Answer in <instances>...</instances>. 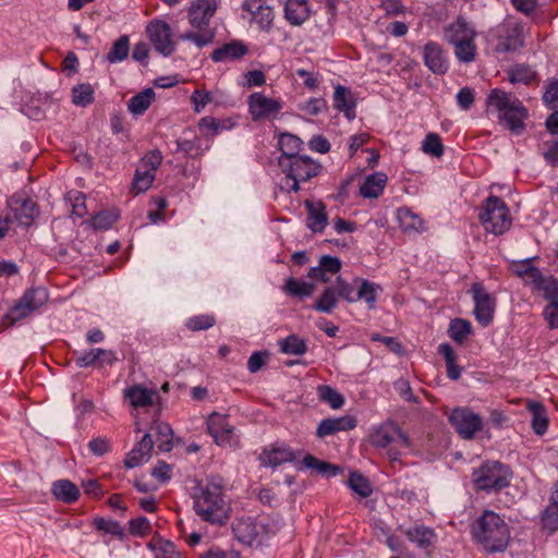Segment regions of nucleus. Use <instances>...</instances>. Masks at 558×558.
Masks as SVG:
<instances>
[{
    "mask_svg": "<svg viewBox=\"0 0 558 558\" xmlns=\"http://www.w3.org/2000/svg\"><path fill=\"white\" fill-rule=\"evenodd\" d=\"M193 509L203 521L210 524L222 525L229 520L231 505L220 476H210L196 486Z\"/></svg>",
    "mask_w": 558,
    "mask_h": 558,
    "instance_id": "f257e3e1",
    "label": "nucleus"
},
{
    "mask_svg": "<svg viewBox=\"0 0 558 558\" xmlns=\"http://www.w3.org/2000/svg\"><path fill=\"white\" fill-rule=\"evenodd\" d=\"M486 104L488 108H493L497 111L500 124L514 134H521L523 132L527 110L515 96L500 88H494L489 93Z\"/></svg>",
    "mask_w": 558,
    "mask_h": 558,
    "instance_id": "f03ea898",
    "label": "nucleus"
},
{
    "mask_svg": "<svg viewBox=\"0 0 558 558\" xmlns=\"http://www.w3.org/2000/svg\"><path fill=\"white\" fill-rule=\"evenodd\" d=\"M472 533L488 553H501L508 547V524L494 511H485L475 522Z\"/></svg>",
    "mask_w": 558,
    "mask_h": 558,
    "instance_id": "7ed1b4c3",
    "label": "nucleus"
},
{
    "mask_svg": "<svg viewBox=\"0 0 558 558\" xmlns=\"http://www.w3.org/2000/svg\"><path fill=\"white\" fill-rule=\"evenodd\" d=\"M512 472L498 461H486L472 473V481L478 490L496 492L510 484Z\"/></svg>",
    "mask_w": 558,
    "mask_h": 558,
    "instance_id": "20e7f679",
    "label": "nucleus"
},
{
    "mask_svg": "<svg viewBox=\"0 0 558 558\" xmlns=\"http://www.w3.org/2000/svg\"><path fill=\"white\" fill-rule=\"evenodd\" d=\"M478 218L484 229L496 235L506 232L512 222L508 206L497 196L483 202Z\"/></svg>",
    "mask_w": 558,
    "mask_h": 558,
    "instance_id": "39448f33",
    "label": "nucleus"
},
{
    "mask_svg": "<svg viewBox=\"0 0 558 558\" xmlns=\"http://www.w3.org/2000/svg\"><path fill=\"white\" fill-rule=\"evenodd\" d=\"M371 444L377 448H389L387 454L391 462L399 461L402 450L410 447L408 436L391 422L380 425L372 433Z\"/></svg>",
    "mask_w": 558,
    "mask_h": 558,
    "instance_id": "423d86ee",
    "label": "nucleus"
},
{
    "mask_svg": "<svg viewBox=\"0 0 558 558\" xmlns=\"http://www.w3.org/2000/svg\"><path fill=\"white\" fill-rule=\"evenodd\" d=\"M48 292L45 288L38 287L27 290L16 304L4 315L3 323L8 326L28 317L35 311L45 305L48 301Z\"/></svg>",
    "mask_w": 558,
    "mask_h": 558,
    "instance_id": "0eeeda50",
    "label": "nucleus"
},
{
    "mask_svg": "<svg viewBox=\"0 0 558 558\" xmlns=\"http://www.w3.org/2000/svg\"><path fill=\"white\" fill-rule=\"evenodd\" d=\"M146 34L154 49L163 57H170L177 49L172 27L161 19H154L146 25Z\"/></svg>",
    "mask_w": 558,
    "mask_h": 558,
    "instance_id": "6e6552de",
    "label": "nucleus"
},
{
    "mask_svg": "<svg viewBox=\"0 0 558 558\" xmlns=\"http://www.w3.org/2000/svg\"><path fill=\"white\" fill-rule=\"evenodd\" d=\"M278 162L286 174L300 181H307L316 177L320 171V165L303 155L292 157V159L279 158Z\"/></svg>",
    "mask_w": 558,
    "mask_h": 558,
    "instance_id": "1a4fd4ad",
    "label": "nucleus"
},
{
    "mask_svg": "<svg viewBox=\"0 0 558 558\" xmlns=\"http://www.w3.org/2000/svg\"><path fill=\"white\" fill-rule=\"evenodd\" d=\"M449 422L464 439H472L482 429V417L466 408H457L449 415Z\"/></svg>",
    "mask_w": 558,
    "mask_h": 558,
    "instance_id": "9d476101",
    "label": "nucleus"
},
{
    "mask_svg": "<svg viewBox=\"0 0 558 558\" xmlns=\"http://www.w3.org/2000/svg\"><path fill=\"white\" fill-rule=\"evenodd\" d=\"M471 291L475 303V318L483 327H486L493 320L495 312V299L484 289L481 283H474Z\"/></svg>",
    "mask_w": 558,
    "mask_h": 558,
    "instance_id": "9b49d317",
    "label": "nucleus"
},
{
    "mask_svg": "<svg viewBox=\"0 0 558 558\" xmlns=\"http://www.w3.org/2000/svg\"><path fill=\"white\" fill-rule=\"evenodd\" d=\"M248 107L253 120L257 121L276 117L282 109V104L277 99L254 93L248 98Z\"/></svg>",
    "mask_w": 558,
    "mask_h": 558,
    "instance_id": "f8f14e48",
    "label": "nucleus"
},
{
    "mask_svg": "<svg viewBox=\"0 0 558 558\" xmlns=\"http://www.w3.org/2000/svg\"><path fill=\"white\" fill-rule=\"evenodd\" d=\"M216 11V0H194L187 9V19L193 27L203 29L208 26Z\"/></svg>",
    "mask_w": 558,
    "mask_h": 558,
    "instance_id": "ddd939ff",
    "label": "nucleus"
},
{
    "mask_svg": "<svg viewBox=\"0 0 558 558\" xmlns=\"http://www.w3.org/2000/svg\"><path fill=\"white\" fill-rule=\"evenodd\" d=\"M9 204L14 211V218L25 227L31 226L39 215L36 202L23 195L12 196Z\"/></svg>",
    "mask_w": 558,
    "mask_h": 558,
    "instance_id": "4468645a",
    "label": "nucleus"
},
{
    "mask_svg": "<svg viewBox=\"0 0 558 558\" xmlns=\"http://www.w3.org/2000/svg\"><path fill=\"white\" fill-rule=\"evenodd\" d=\"M208 433L219 446L231 445L233 426L228 422V416L213 413L207 421Z\"/></svg>",
    "mask_w": 558,
    "mask_h": 558,
    "instance_id": "2eb2a0df",
    "label": "nucleus"
},
{
    "mask_svg": "<svg viewBox=\"0 0 558 558\" xmlns=\"http://www.w3.org/2000/svg\"><path fill=\"white\" fill-rule=\"evenodd\" d=\"M243 10L248 12L260 29L268 31L274 21V11L265 0H245Z\"/></svg>",
    "mask_w": 558,
    "mask_h": 558,
    "instance_id": "dca6fc26",
    "label": "nucleus"
},
{
    "mask_svg": "<svg viewBox=\"0 0 558 558\" xmlns=\"http://www.w3.org/2000/svg\"><path fill=\"white\" fill-rule=\"evenodd\" d=\"M154 448V441L149 434H145L135 447L128 453L124 464L126 468H136L148 461Z\"/></svg>",
    "mask_w": 558,
    "mask_h": 558,
    "instance_id": "f3484780",
    "label": "nucleus"
},
{
    "mask_svg": "<svg viewBox=\"0 0 558 558\" xmlns=\"http://www.w3.org/2000/svg\"><path fill=\"white\" fill-rule=\"evenodd\" d=\"M424 63L435 74H445L448 61L441 47L436 43H428L424 48Z\"/></svg>",
    "mask_w": 558,
    "mask_h": 558,
    "instance_id": "a211bd4d",
    "label": "nucleus"
},
{
    "mask_svg": "<svg viewBox=\"0 0 558 558\" xmlns=\"http://www.w3.org/2000/svg\"><path fill=\"white\" fill-rule=\"evenodd\" d=\"M355 426L356 420L350 415L337 418H325L320 421L316 434L319 438H324L338 432L351 430L355 428Z\"/></svg>",
    "mask_w": 558,
    "mask_h": 558,
    "instance_id": "6ab92c4d",
    "label": "nucleus"
},
{
    "mask_svg": "<svg viewBox=\"0 0 558 558\" xmlns=\"http://www.w3.org/2000/svg\"><path fill=\"white\" fill-rule=\"evenodd\" d=\"M312 14L307 0H287L284 17L293 26L305 23Z\"/></svg>",
    "mask_w": 558,
    "mask_h": 558,
    "instance_id": "aec40b11",
    "label": "nucleus"
},
{
    "mask_svg": "<svg viewBox=\"0 0 558 558\" xmlns=\"http://www.w3.org/2000/svg\"><path fill=\"white\" fill-rule=\"evenodd\" d=\"M234 537L242 544L252 546L258 536V527L251 518L236 519L232 524Z\"/></svg>",
    "mask_w": 558,
    "mask_h": 558,
    "instance_id": "412c9836",
    "label": "nucleus"
},
{
    "mask_svg": "<svg viewBox=\"0 0 558 558\" xmlns=\"http://www.w3.org/2000/svg\"><path fill=\"white\" fill-rule=\"evenodd\" d=\"M523 28L515 23L506 28V34L499 37L497 49L502 52L515 51L523 46Z\"/></svg>",
    "mask_w": 558,
    "mask_h": 558,
    "instance_id": "4be33fe9",
    "label": "nucleus"
},
{
    "mask_svg": "<svg viewBox=\"0 0 558 558\" xmlns=\"http://www.w3.org/2000/svg\"><path fill=\"white\" fill-rule=\"evenodd\" d=\"M333 106L337 110L343 112L347 119L353 120L355 118V101L349 88L342 85L335 88Z\"/></svg>",
    "mask_w": 558,
    "mask_h": 558,
    "instance_id": "5701e85b",
    "label": "nucleus"
},
{
    "mask_svg": "<svg viewBox=\"0 0 558 558\" xmlns=\"http://www.w3.org/2000/svg\"><path fill=\"white\" fill-rule=\"evenodd\" d=\"M474 36L475 32L462 19H458L445 29V38L451 45L474 39Z\"/></svg>",
    "mask_w": 558,
    "mask_h": 558,
    "instance_id": "b1692460",
    "label": "nucleus"
},
{
    "mask_svg": "<svg viewBox=\"0 0 558 558\" xmlns=\"http://www.w3.org/2000/svg\"><path fill=\"white\" fill-rule=\"evenodd\" d=\"M397 219L404 232H423L426 230L424 220L408 207L397 210Z\"/></svg>",
    "mask_w": 558,
    "mask_h": 558,
    "instance_id": "393cba45",
    "label": "nucleus"
},
{
    "mask_svg": "<svg viewBox=\"0 0 558 558\" xmlns=\"http://www.w3.org/2000/svg\"><path fill=\"white\" fill-rule=\"evenodd\" d=\"M100 359L101 363L108 365H112L117 360L113 351L98 348L83 353L75 360V363L78 367H88L94 365Z\"/></svg>",
    "mask_w": 558,
    "mask_h": 558,
    "instance_id": "a878e982",
    "label": "nucleus"
},
{
    "mask_svg": "<svg viewBox=\"0 0 558 558\" xmlns=\"http://www.w3.org/2000/svg\"><path fill=\"white\" fill-rule=\"evenodd\" d=\"M124 396L134 408L150 405L158 398L155 390L146 389L140 385L128 388Z\"/></svg>",
    "mask_w": 558,
    "mask_h": 558,
    "instance_id": "bb28decb",
    "label": "nucleus"
},
{
    "mask_svg": "<svg viewBox=\"0 0 558 558\" xmlns=\"http://www.w3.org/2000/svg\"><path fill=\"white\" fill-rule=\"evenodd\" d=\"M387 183V175L381 172L373 173L364 180L360 193L366 198H377L384 191Z\"/></svg>",
    "mask_w": 558,
    "mask_h": 558,
    "instance_id": "cd10ccee",
    "label": "nucleus"
},
{
    "mask_svg": "<svg viewBox=\"0 0 558 558\" xmlns=\"http://www.w3.org/2000/svg\"><path fill=\"white\" fill-rule=\"evenodd\" d=\"M246 52L247 48L241 41L233 40L214 50L211 53V59L215 62L236 60L242 58Z\"/></svg>",
    "mask_w": 558,
    "mask_h": 558,
    "instance_id": "c85d7f7f",
    "label": "nucleus"
},
{
    "mask_svg": "<svg viewBox=\"0 0 558 558\" xmlns=\"http://www.w3.org/2000/svg\"><path fill=\"white\" fill-rule=\"evenodd\" d=\"M308 213L307 227L313 232H322L327 225V215L323 203L306 202Z\"/></svg>",
    "mask_w": 558,
    "mask_h": 558,
    "instance_id": "c756f323",
    "label": "nucleus"
},
{
    "mask_svg": "<svg viewBox=\"0 0 558 558\" xmlns=\"http://www.w3.org/2000/svg\"><path fill=\"white\" fill-rule=\"evenodd\" d=\"M294 458L293 451L287 446L276 447L268 451L265 450L260 456L263 464L269 466H278L282 463L291 462Z\"/></svg>",
    "mask_w": 558,
    "mask_h": 558,
    "instance_id": "7c9ffc66",
    "label": "nucleus"
},
{
    "mask_svg": "<svg viewBox=\"0 0 558 558\" xmlns=\"http://www.w3.org/2000/svg\"><path fill=\"white\" fill-rule=\"evenodd\" d=\"M405 535L410 542L423 549L428 548L436 537L434 530L424 525L408 529Z\"/></svg>",
    "mask_w": 558,
    "mask_h": 558,
    "instance_id": "2f4dec72",
    "label": "nucleus"
},
{
    "mask_svg": "<svg viewBox=\"0 0 558 558\" xmlns=\"http://www.w3.org/2000/svg\"><path fill=\"white\" fill-rule=\"evenodd\" d=\"M52 493L58 500L66 504L75 501L80 496V490L71 481L60 480L53 483Z\"/></svg>",
    "mask_w": 558,
    "mask_h": 558,
    "instance_id": "473e14b6",
    "label": "nucleus"
},
{
    "mask_svg": "<svg viewBox=\"0 0 558 558\" xmlns=\"http://www.w3.org/2000/svg\"><path fill=\"white\" fill-rule=\"evenodd\" d=\"M355 283H359V289L356 291V301L364 300L368 308H374L377 300L378 291L381 290L379 284L369 282L365 279H355Z\"/></svg>",
    "mask_w": 558,
    "mask_h": 558,
    "instance_id": "72a5a7b5",
    "label": "nucleus"
},
{
    "mask_svg": "<svg viewBox=\"0 0 558 558\" xmlns=\"http://www.w3.org/2000/svg\"><path fill=\"white\" fill-rule=\"evenodd\" d=\"M154 98L155 92L153 88H146L129 100V110L135 116H141L149 108Z\"/></svg>",
    "mask_w": 558,
    "mask_h": 558,
    "instance_id": "f704fd0d",
    "label": "nucleus"
},
{
    "mask_svg": "<svg viewBox=\"0 0 558 558\" xmlns=\"http://www.w3.org/2000/svg\"><path fill=\"white\" fill-rule=\"evenodd\" d=\"M307 469L315 470L318 474L335 476L339 473L340 468L336 464L317 459L312 454H306L302 461Z\"/></svg>",
    "mask_w": 558,
    "mask_h": 558,
    "instance_id": "c9c22d12",
    "label": "nucleus"
},
{
    "mask_svg": "<svg viewBox=\"0 0 558 558\" xmlns=\"http://www.w3.org/2000/svg\"><path fill=\"white\" fill-rule=\"evenodd\" d=\"M529 410L532 413V428L535 434L542 436L548 427V418L544 407L538 402H530Z\"/></svg>",
    "mask_w": 558,
    "mask_h": 558,
    "instance_id": "e433bc0d",
    "label": "nucleus"
},
{
    "mask_svg": "<svg viewBox=\"0 0 558 558\" xmlns=\"http://www.w3.org/2000/svg\"><path fill=\"white\" fill-rule=\"evenodd\" d=\"M153 429L157 433L158 449L162 452H169L173 447V429L168 423L155 422Z\"/></svg>",
    "mask_w": 558,
    "mask_h": 558,
    "instance_id": "4c0bfd02",
    "label": "nucleus"
},
{
    "mask_svg": "<svg viewBox=\"0 0 558 558\" xmlns=\"http://www.w3.org/2000/svg\"><path fill=\"white\" fill-rule=\"evenodd\" d=\"M279 148L282 153L280 158H290L299 156V151L302 145V142L299 137L292 134H282L278 142Z\"/></svg>",
    "mask_w": 558,
    "mask_h": 558,
    "instance_id": "58836bf2",
    "label": "nucleus"
},
{
    "mask_svg": "<svg viewBox=\"0 0 558 558\" xmlns=\"http://www.w3.org/2000/svg\"><path fill=\"white\" fill-rule=\"evenodd\" d=\"M338 292L335 286L327 287L314 305V310L322 313H331L338 303Z\"/></svg>",
    "mask_w": 558,
    "mask_h": 558,
    "instance_id": "ea45409f",
    "label": "nucleus"
},
{
    "mask_svg": "<svg viewBox=\"0 0 558 558\" xmlns=\"http://www.w3.org/2000/svg\"><path fill=\"white\" fill-rule=\"evenodd\" d=\"M279 345L286 354L303 355L307 351L305 341L296 335H290L280 340Z\"/></svg>",
    "mask_w": 558,
    "mask_h": 558,
    "instance_id": "a19ab883",
    "label": "nucleus"
},
{
    "mask_svg": "<svg viewBox=\"0 0 558 558\" xmlns=\"http://www.w3.org/2000/svg\"><path fill=\"white\" fill-rule=\"evenodd\" d=\"M129 37L124 35L113 43L112 48L107 53L106 58L110 63L121 62L129 56Z\"/></svg>",
    "mask_w": 558,
    "mask_h": 558,
    "instance_id": "79ce46f5",
    "label": "nucleus"
},
{
    "mask_svg": "<svg viewBox=\"0 0 558 558\" xmlns=\"http://www.w3.org/2000/svg\"><path fill=\"white\" fill-rule=\"evenodd\" d=\"M471 331V324L461 318L453 319L448 329L450 338L458 343H462L469 337Z\"/></svg>",
    "mask_w": 558,
    "mask_h": 558,
    "instance_id": "37998d69",
    "label": "nucleus"
},
{
    "mask_svg": "<svg viewBox=\"0 0 558 558\" xmlns=\"http://www.w3.org/2000/svg\"><path fill=\"white\" fill-rule=\"evenodd\" d=\"M155 174L151 170L138 167L135 171L132 189L138 194L146 192L155 180Z\"/></svg>",
    "mask_w": 558,
    "mask_h": 558,
    "instance_id": "c03bdc74",
    "label": "nucleus"
},
{
    "mask_svg": "<svg viewBox=\"0 0 558 558\" xmlns=\"http://www.w3.org/2000/svg\"><path fill=\"white\" fill-rule=\"evenodd\" d=\"M286 291L293 296H310L314 292V284L300 281L295 278H288L284 286Z\"/></svg>",
    "mask_w": 558,
    "mask_h": 558,
    "instance_id": "a18cd8bd",
    "label": "nucleus"
},
{
    "mask_svg": "<svg viewBox=\"0 0 558 558\" xmlns=\"http://www.w3.org/2000/svg\"><path fill=\"white\" fill-rule=\"evenodd\" d=\"M94 90L89 84H80L72 89V101L80 107H86L93 102Z\"/></svg>",
    "mask_w": 558,
    "mask_h": 558,
    "instance_id": "49530a36",
    "label": "nucleus"
},
{
    "mask_svg": "<svg viewBox=\"0 0 558 558\" xmlns=\"http://www.w3.org/2000/svg\"><path fill=\"white\" fill-rule=\"evenodd\" d=\"M454 54L461 62H472L475 59L476 46L474 39H468L462 43L454 44Z\"/></svg>",
    "mask_w": 558,
    "mask_h": 558,
    "instance_id": "de8ad7c7",
    "label": "nucleus"
},
{
    "mask_svg": "<svg viewBox=\"0 0 558 558\" xmlns=\"http://www.w3.org/2000/svg\"><path fill=\"white\" fill-rule=\"evenodd\" d=\"M422 150L434 157H440L444 154L441 138L436 133H428L422 143Z\"/></svg>",
    "mask_w": 558,
    "mask_h": 558,
    "instance_id": "09e8293b",
    "label": "nucleus"
},
{
    "mask_svg": "<svg viewBox=\"0 0 558 558\" xmlns=\"http://www.w3.org/2000/svg\"><path fill=\"white\" fill-rule=\"evenodd\" d=\"M535 290L543 292L548 304L558 302V280L555 277H546Z\"/></svg>",
    "mask_w": 558,
    "mask_h": 558,
    "instance_id": "8fccbe9b",
    "label": "nucleus"
},
{
    "mask_svg": "<svg viewBox=\"0 0 558 558\" xmlns=\"http://www.w3.org/2000/svg\"><path fill=\"white\" fill-rule=\"evenodd\" d=\"M319 398L329 403L332 409H339L343 405L344 399L341 393L330 386L323 385L318 387Z\"/></svg>",
    "mask_w": 558,
    "mask_h": 558,
    "instance_id": "3c124183",
    "label": "nucleus"
},
{
    "mask_svg": "<svg viewBox=\"0 0 558 558\" xmlns=\"http://www.w3.org/2000/svg\"><path fill=\"white\" fill-rule=\"evenodd\" d=\"M543 527L550 534L558 530V505L549 504L542 517Z\"/></svg>",
    "mask_w": 558,
    "mask_h": 558,
    "instance_id": "603ef678",
    "label": "nucleus"
},
{
    "mask_svg": "<svg viewBox=\"0 0 558 558\" xmlns=\"http://www.w3.org/2000/svg\"><path fill=\"white\" fill-rule=\"evenodd\" d=\"M215 323L216 319L213 315L201 314L189 318L185 326L192 331H199L213 327Z\"/></svg>",
    "mask_w": 558,
    "mask_h": 558,
    "instance_id": "864d4df0",
    "label": "nucleus"
},
{
    "mask_svg": "<svg viewBox=\"0 0 558 558\" xmlns=\"http://www.w3.org/2000/svg\"><path fill=\"white\" fill-rule=\"evenodd\" d=\"M350 488L362 497H368L372 494L369 482L357 473H352L349 477Z\"/></svg>",
    "mask_w": 558,
    "mask_h": 558,
    "instance_id": "5fc2aeb1",
    "label": "nucleus"
},
{
    "mask_svg": "<svg viewBox=\"0 0 558 558\" xmlns=\"http://www.w3.org/2000/svg\"><path fill=\"white\" fill-rule=\"evenodd\" d=\"M118 217L116 210H104L94 217L93 225L96 229L108 230L118 220Z\"/></svg>",
    "mask_w": 558,
    "mask_h": 558,
    "instance_id": "6e6d98bb",
    "label": "nucleus"
},
{
    "mask_svg": "<svg viewBox=\"0 0 558 558\" xmlns=\"http://www.w3.org/2000/svg\"><path fill=\"white\" fill-rule=\"evenodd\" d=\"M94 524L97 530L102 531L105 533H108V534H111L114 536L123 535V529L117 521L106 520L104 518H96L94 521Z\"/></svg>",
    "mask_w": 558,
    "mask_h": 558,
    "instance_id": "4d7b16f0",
    "label": "nucleus"
},
{
    "mask_svg": "<svg viewBox=\"0 0 558 558\" xmlns=\"http://www.w3.org/2000/svg\"><path fill=\"white\" fill-rule=\"evenodd\" d=\"M154 550L156 558H180L174 544L168 541L157 542L154 545Z\"/></svg>",
    "mask_w": 558,
    "mask_h": 558,
    "instance_id": "13d9d810",
    "label": "nucleus"
},
{
    "mask_svg": "<svg viewBox=\"0 0 558 558\" xmlns=\"http://www.w3.org/2000/svg\"><path fill=\"white\" fill-rule=\"evenodd\" d=\"M333 286L338 292L339 298L350 303L356 301L355 289L352 284L348 283L342 278L338 277Z\"/></svg>",
    "mask_w": 558,
    "mask_h": 558,
    "instance_id": "bf43d9fd",
    "label": "nucleus"
},
{
    "mask_svg": "<svg viewBox=\"0 0 558 558\" xmlns=\"http://www.w3.org/2000/svg\"><path fill=\"white\" fill-rule=\"evenodd\" d=\"M162 161V155L161 151L158 149L151 150L148 154H146L142 158L141 166L144 169L151 170V172L156 173V170L160 166Z\"/></svg>",
    "mask_w": 558,
    "mask_h": 558,
    "instance_id": "052dcab7",
    "label": "nucleus"
},
{
    "mask_svg": "<svg viewBox=\"0 0 558 558\" xmlns=\"http://www.w3.org/2000/svg\"><path fill=\"white\" fill-rule=\"evenodd\" d=\"M534 78V72L527 66H517L510 74L511 83H524L529 84Z\"/></svg>",
    "mask_w": 558,
    "mask_h": 558,
    "instance_id": "680f3d73",
    "label": "nucleus"
},
{
    "mask_svg": "<svg viewBox=\"0 0 558 558\" xmlns=\"http://www.w3.org/2000/svg\"><path fill=\"white\" fill-rule=\"evenodd\" d=\"M329 276L336 275L341 269V260L338 257L324 255L318 264Z\"/></svg>",
    "mask_w": 558,
    "mask_h": 558,
    "instance_id": "e2e57ef3",
    "label": "nucleus"
},
{
    "mask_svg": "<svg viewBox=\"0 0 558 558\" xmlns=\"http://www.w3.org/2000/svg\"><path fill=\"white\" fill-rule=\"evenodd\" d=\"M182 40L194 43L197 47H204L213 41L214 36L210 34H196L193 32H185L179 36Z\"/></svg>",
    "mask_w": 558,
    "mask_h": 558,
    "instance_id": "0e129e2a",
    "label": "nucleus"
},
{
    "mask_svg": "<svg viewBox=\"0 0 558 558\" xmlns=\"http://www.w3.org/2000/svg\"><path fill=\"white\" fill-rule=\"evenodd\" d=\"M326 108V101L323 98H312L301 105V110L310 116H317Z\"/></svg>",
    "mask_w": 558,
    "mask_h": 558,
    "instance_id": "69168bd1",
    "label": "nucleus"
},
{
    "mask_svg": "<svg viewBox=\"0 0 558 558\" xmlns=\"http://www.w3.org/2000/svg\"><path fill=\"white\" fill-rule=\"evenodd\" d=\"M69 199L74 201L72 205V214L77 217H83L87 214L85 206V197L80 192H70Z\"/></svg>",
    "mask_w": 558,
    "mask_h": 558,
    "instance_id": "338daca9",
    "label": "nucleus"
},
{
    "mask_svg": "<svg viewBox=\"0 0 558 558\" xmlns=\"http://www.w3.org/2000/svg\"><path fill=\"white\" fill-rule=\"evenodd\" d=\"M543 99L549 108L554 110L558 109V81L549 84L544 93Z\"/></svg>",
    "mask_w": 558,
    "mask_h": 558,
    "instance_id": "774afa93",
    "label": "nucleus"
}]
</instances>
